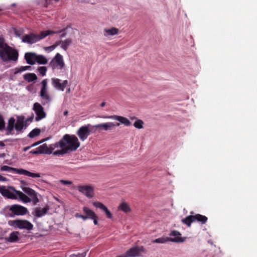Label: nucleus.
I'll return each instance as SVG.
<instances>
[{"label":"nucleus","instance_id":"774afa93","mask_svg":"<svg viewBox=\"0 0 257 257\" xmlns=\"http://www.w3.org/2000/svg\"><path fill=\"white\" fill-rule=\"evenodd\" d=\"M4 143H3L2 142H0V146H4Z\"/></svg>","mask_w":257,"mask_h":257},{"label":"nucleus","instance_id":"c756f323","mask_svg":"<svg viewBox=\"0 0 257 257\" xmlns=\"http://www.w3.org/2000/svg\"><path fill=\"white\" fill-rule=\"evenodd\" d=\"M15 122V119L14 118L12 117L9 120L7 126V131H8V133H11L12 131L13 130Z\"/></svg>","mask_w":257,"mask_h":257},{"label":"nucleus","instance_id":"473e14b6","mask_svg":"<svg viewBox=\"0 0 257 257\" xmlns=\"http://www.w3.org/2000/svg\"><path fill=\"white\" fill-rule=\"evenodd\" d=\"M1 170L3 171L12 172L17 173V169L8 166H3L1 167Z\"/></svg>","mask_w":257,"mask_h":257},{"label":"nucleus","instance_id":"f03ea898","mask_svg":"<svg viewBox=\"0 0 257 257\" xmlns=\"http://www.w3.org/2000/svg\"><path fill=\"white\" fill-rule=\"evenodd\" d=\"M80 146V143L75 135L65 134L60 140V148L65 147L68 152L75 151Z\"/></svg>","mask_w":257,"mask_h":257},{"label":"nucleus","instance_id":"864d4df0","mask_svg":"<svg viewBox=\"0 0 257 257\" xmlns=\"http://www.w3.org/2000/svg\"><path fill=\"white\" fill-rule=\"evenodd\" d=\"M47 140V139H43V140H41L40 142H37V143H33V147H34V146H37V145H39V144H40L41 143H42V142H43L45 141H46V140Z\"/></svg>","mask_w":257,"mask_h":257},{"label":"nucleus","instance_id":"0eeeda50","mask_svg":"<svg viewBox=\"0 0 257 257\" xmlns=\"http://www.w3.org/2000/svg\"><path fill=\"white\" fill-rule=\"evenodd\" d=\"M8 224L11 226L20 229L30 230L32 228V224L28 221L25 220H10L8 222Z\"/></svg>","mask_w":257,"mask_h":257},{"label":"nucleus","instance_id":"1a4fd4ad","mask_svg":"<svg viewBox=\"0 0 257 257\" xmlns=\"http://www.w3.org/2000/svg\"><path fill=\"white\" fill-rule=\"evenodd\" d=\"M33 110L35 111L36 114L35 117L36 121H39L46 117V113L44 111V108L40 103L36 102L33 104Z\"/></svg>","mask_w":257,"mask_h":257},{"label":"nucleus","instance_id":"f3484780","mask_svg":"<svg viewBox=\"0 0 257 257\" xmlns=\"http://www.w3.org/2000/svg\"><path fill=\"white\" fill-rule=\"evenodd\" d=\"M93 205L97 207L102 210L106 215V217L109 219L112 218V215L110 211L107 209V208L102 203L100 202H94L93 203Z\"/></svg>","mask_w":257,"mask_h":257},{"label":"nucleus","instance_id":"7c9ffc66","mask_svg":"<svg viewBox=\"0 0 257 257\" xmlns=\"http://www.w3.org/2000/svg\"><path fill=\"white\" fill-rule=\"evenodd\" d=\"M17 173L32 177V173L23 169H17Z\"/></svg>","mask_w":257,"mask_h":257},{"label":"nucleus","instance_id":"5701e85b","mask_svg":"<svg viewBox=\"0 0 257 257\" xmlns=\"http://www.w3.org/2000/svg\"><path fill=\"white\" fill-rule=\"evenodd\" d=\"M118 33V29L113 27L110 29H105L104 30V35L105 37L109 36H114Z\"/></svg>","mask_w":257,"mask_h":257},{"label":"nucleus","instance_id":"7ed1b4c3","mask_svg":"<svg viewBox=\"0 0 257 257\" xmlns=\"http://www.w3.org/2000/svg\"><path fill=\"white\" fill-rule=\"evenodd\" d=\"M0 193L3 196L8 198L16 199L17 198V195L24 202H30V199L26 195L20 191L16 190L13 187L8 188L6 186H0Z\"/></svg>","mask_w":257,"mask_h":257},{"label":"nucleus","instance_id":"393cba45","mask_svg":"<svg viewBox=\"0 0 257 257\" xmlns=\"http://www.w3.org/2000/svg\"><path fill=\"white\" fill-rule=\"evenodd\" d=\"M83 211L87 216V218L89 219L93 218V217L96 215L93 210H91L87 207H84L83 208Z\"/></svg>","mask_w":257,"mask_h":257},{"label":"nucleus","instance_id":"2eb2a0df","mask_svg":"<svg viewBox=\"0 0 257 257\" xmlns=\"http://www.w3.org/2000/svg\"><path fill=\"white\" fill-rule=\"evenodd\" d=\"M47 63L48 60L44 56L33 53V65L36 63L39 65H45Z\"/></svg>","mask_w":257,"mask_h":257},{"label":"nucleus","instance_id":"c03bdc74","mask_svg":"<svg viewBox=\"0 0 257 257\" xmlns=\"http://www.w3.org/2000/svg\"><path fill=\"white\" fill-rule=\"evenodd\" d=\"M42 88L41 89H47V79H44L41 83Z\"/></svg>","mask_w":257,"mask_h":257},{"label":"nucleus","instance_id":"e2e57ef3","mask_svg":"<svg viewBox=\"0 0 257 257\" xmlns=\"http://www.w3.org/2000/svg\"><path fill=\"white\" fill-rule=\"evenodd\" d=\"M105 104H106L105 102H102V103H101V104H100V107H104V106H105Z\"/></svg>","mask_w":257,"mask_h":257},{"label":"nucleus","instance_id":"4d7b16f0","mask_svg":"<svg viewBox=\"0 0 257 257\" xmlns=\"http://www.w3.org/2000/svg\"><path fill=\"white\" fill-rule=\"evenodd\" d=\"M13 30H14V32L15 33V34L18 36H20V34L19 33L18 31L15 28H13Z\"/></svg>","mask_w":257,"mask_h":257},{"label":"nucleus","instance_id":"4468645a","mask_svg":"<svg viewBox=\"0 0 257 257\" xmlns=\"http://www.w3.org/2000/svg\"><path fill=\"white\" fill-rule=\"evenodd\" d=\"M10 210L16 215H22L27 213L26 208L19 205H14L10 208Z\"/></svg>","mask_w":257,"mask_h":257},{"label":"nucleus","instance_id":"a18cd8bd","mask_svg":"<svg viewBox=\"0 0 257 257\" xmlns=\"http://www.w3.org/2000/svg\"><path fill=\"white\" fill-rule=\"evenodd\" d=\"M67 27L60 30V31H62V32L59 33L61 34V35L60 36V38H63L66 36V30H67Z\"/></svg>","mask_w":257,"mask_h":257},{"label":"nucleus","instance_id":"6e6d98bb","mask_svg":"<svg viewBox=\"0 0 257 257\" xmlns=\"http://www.w3.org/2000/svg\"><path fill=\"white\" fill-rule=\"evenodd\" d=\"M80 218H81L83 220H86L88 219V218H87V216L85 215V214L81 215L80 216Z\"/></svg>","mask_w":257,"mask_h":257},{"label":"nucleus","instance_id":"79ce46f5","mask_svg":"<svg viewBox=\"0 0 257 257\" xmlns=\"http://www.w3.org/2000/svg\"><path fill=\"white\" fill-rule=\"evenodd\" d=\"M86 255L85 252L82 253H78L77 254H71L70 257H85Z\"/></svg>","mask_w":257,"mask_h":257},{"label":"nucleus","instance_id":"f704fd0d","mask_svg":"<svg viewBox=\"0 0 257 257\" xmlns=\"http://www.w3.org/2000/svg\"><path fill=\"white\" fill-rule=\"evenodd\" d=\"M144 122L141 119L137 120L134 123V126L139 129L143 128Z\"/></svg>","mask_w":257,"mask_h":257},{"label":"nucleus","instance_id":"49530a36","mask_svg":"<svg viewBox=\"0 0 257 257\" xmlns=\"http://www.w3.org/2000/svg\"><path fill=\"white\" fill-rule=\"evenodd\" d=\"M40 133L41 130L40 128H36L33 129V137L38 136V135H39Z\"/></svg>","mask_w":257,"mask_h":257},{"label":"nucleus","instance_id":"a211bd4d","mask_svg":"<svg viewBox=\"0 0 257 257\" xmlns=\"http://www.w3.org/2000/svg\"><path fill=\"white\" fill-rule=\"evenodd\" d=\"M50 207L48 205H46L44 208L37 207L35 209V215L37 217H41L46 214Z\"/></svg>","mask_w":257,"mask_h":257},{"label":"nucleus","instance_id":"680f3d73","mask_svg":"<svg viewBox=\"0 0 257 257\" xmlns=\"http://www.w3.org/2000/svg\"><path fill=\"white\" fill-rule=\"evenodd\" d=\"M68 114V111L67 110H65L64 113H63V115L64 116H67V115Z\"/></svg>","mask_w":257,"mask_h":257},{"label":"nucleus","instance_id":"c85d7f7f","mask_svg":"<svg viewBox=\"0 0 257 257\" xmlns=\"http://www.w3.org/2000/svg\"><path fill=\"white\" fill-rule=\"evenodd\" d=\"M42 199V196L33 190V204L35 205Z\"/></svg>","mask_w":257,"mask_h":257},{"label":"nucleus","instance_id":"58836bf2","mask_svg":"<svg viewBox=\"0 0 257 257\" xmlns=\"http://www.w3.org/2000/svg\"><path fill=\"white\" fill-rule=\"evenodd\" d=\"M32 34H30V35H26L23 38V41L24 42H27L30 44L32 43V37L31 36Z\"/></svg>","mask_w":257,"mask_h":257},{"label":"nucleus","instance_id":"603ef678","mask_svg":"<svg viewBox=\"0 0 257 257\" xmlns=\"http://www.w3.org/2000/svg\"><path fill=\"white\" fill-rule=\"evenodd\" d=\"M112 125H110V127H111V129L112 130V127H114V126H119L120 125V123H118V122H112Z\"/></svg>","mask_w":257,"mask_h":257},{"label":"nucleus","instance_id":"9b49d317","mask_svg":"<svg viewBox=\"0 0 257 257\" xmlns=\"http://www.w3.org/2000/svg\"><path fill=\"white\" fill-rule=\"evenodd\" d=\"M61 32H62V31L58 30L54 31L52 30H47L41 32L40 34H33V43L40 41L49 35L59 34V33Z\"/></svg>","mask_w":257,"mask_h":257},{"label":"nucleus","instance_id":"20e7f679","mask_svg":"<svg viewBox=\"0 0 257 257\" xmlns=\"http://www.w3.org/2000/svg\"><path fill=\"white\" fill-rule=\"evenodd\" d=\"M208 220V218L203 215L196 214L195 215H189L182 220V222L190 227L193 222H199L201 224H205Z\"/></svg>","mask_w":257,"mask_h":257},{"label":"nucleus","instance_id":"3c124183","mask_svg":"<svg viewBox=\"0 0 257 257\" xmlns=\"http://www.w3.org/2000/svg\"><path fill=\"white\" fill-rule=\"evenodd\" d=\"M97 218H98V217H97V215H95L94 216V217H93V218L91 219L93 220V223L95 225H97L98 224Z\"/></svg>","mask_w":257,"mask_h":257},{"label":"nucleus","instance_id":"bb28decb","mask_svg":"<svg viewBox=\"0 0 257 257\" xmlns=\"http://www.w3.org/2000/svg\"><path fill=\"white\" fill-rule=\"evenodd\" d=\"M169 235L171 236H175L174 238H180V240L181 241H174V242H182L185 241V239L182 238L180 236L181 235V234L180 232L177 230H172L170 232Z\"/></svg>","mask_w":257,"mask_h":257},{"label":"nucleus","instance_id":"2f4dec72","mask_svg":"<svg viewBox=\"0 0 257 257\" xmlns=\"http://www.w3.org/2000/svg\"><path fill=\"white\" fill-rule=\"evenodd\" d=\"M47 70V68L45 66L38 67L37 69V72H38L39 74L42 76H44L46 75Z\"/></svg>","mask_w":257,"mask_h":257},{"label":"nucleus","instance_id":"f8f14e48","mask_svg":"<svg viewBox=\"0 0 257 257\" xmlns=\"http://www.w3.org/2000/svg\"><path fill=\"white\" fill-rule=\"evenodd\" d=\"M100 117L103 118H108L113 120H116L119 121L120 123L124 124L126 126H130L131 124V121L127 118L119 115H106L101 116H100Z\"/></svg>","mask_w":257,"mask_h":257},{"label":"nucleus","instance_id":"a19ab883","mask_svg":"<svg viewBox=\"0 0 257 257\" xmlns=\"http://www.w3.org/2000/svg\"><path fill=\"white\" fill-rule=\"evenodd\" d=\"M25 80H27L28 82L32 81V73H27L24 75Z\"/></svg>","mask_w":257,"mask_h":257},{"label":"nucleus","instance_id":"4be33fe9","mask_svg":"<svg viewBox=\"0 0 257 257\" xmlns=\"http://www.w3.org/2000/svg\"><path fill=\"white\" fill-rule=\"evenodd\" d=\"M20 233L18 231H14L12 232L9 237L6 238V239L11 242H16L19 240V235Z\"/></svg>","mask_w":257,"mask_h":257},{"label":"nucleus","instance_id":"69168bd1","mask_svg":"<svg viewBox=\"0 0 257 257\" xmlns=\"http://www.w3.org/2000/svg\"><path fill=\"white\" fill-rule=\"evenodd\" d=\"M30 148V147H25L23 149V151L25 152V151H27L28 149H29Z\"/></svg>","mask_w":257,"mask_h":257},{"label":"nucleus","instance_id":"bf43d9fd","mask_svg":"<svg viewBox=\"0 0 257 257\" xmlns=\"http://www.w3.org/2000/svg\"><path fill=\"white\" fill-rule=\"evenodd\" d=\"M6 180H7V179L5 177H4L0 175V181H5Z\"/></svg>","mask_w":257,"mask_h":257},{"label":"nucleus","instance_id":"cd10ccee","mask_svg":"<svg viewBox=\"0 0 257 257\" xmlns=\"http://www.w3.org/2000/svg\"><path fill=\"white\" fill-rule=\"evenodd\" d=\"M118 209L123 211L125 213L131 211V208L128 204L125 202H122L118 206Z\"/></svg>","mask_w":257,"mask_h":257},{"label":"nucleus","instance_id":"39448f33","mask_svg":"<svg viewBox=\"0 0 257 257\" xmlns=\"http://www.w3.org/2000/svg\"><path fill=\"white\" fill-rule=\"evenodd\" d=\"M58 147H60V140L58 142L50 145L49 147L46 144H43L33 151V154H51L55 148Z\"/></svg>","mask_w":257,"mask_h":257},{"label":"nucleus","instance_id":"0e129e2a","mask_svg":"<svg viewBox=\"0 0 257 257\" xmlns=\"http://www.w3.org/2000/svg\"><path fill=\"white\" fill-rule=\"evenodd\" d=\"M32 136H33V135H32V131H31V132H30V133L28 135V137H30V138H32Z\"/></svg>","mask_w":257,"mask_h":257},{"label":"nucleus","instance_id":"412c9836","mask_svg":"<svg viewBox=\"0 0 257 257\" xmlns=\"http://www.w3.org/2000/svg\"><path fill=\"white\" fill-rule=\"evenodd\" d=\"M58 43H59V45H61V47L62 49L65 51H66L68 49V47L71 45L72 40L71 39L68 38L64 41L61 40L58 41Z\"/></svg>","mask_w":257,"mask_h":257},{"label":"nucleus","instance_id":"e433bc0d","mask_svg":"<svg viewBox=\"0 0 257 257\" xmlns=\"http://www.w3.org/2000/svg\"><path fill=\"white\" fill-rule=\"evenodd\" d=\"M61 148H62L61 150H57V151H56L54 152H53V155L54 156H58V155H63V154H65L68 153L65 147Z\"/></svg>","mask_w":257,"mask_h":257},{"label":"nucleus","instance_id":"423d86ee","mask_svg":"<svg viewBox=\"0 0 257 257\" xmlns=\"http://www.w3.org/2000/svg\"><path fill=\"white\" fill-rule=\"evenodd\" d=\"M90 126H91V125L90 124H88L81 126L78 130L76 134L81 141H84L87 139L91 133H93L96 132V129L94 130L92 128L91 130L90 129Z\"/></svg>","mask_w":257,"mask_h":257},{"label":"nucleus","instance_id":"6ab92c4d","mask_svg":"<svg viewBox=\"0 0 257 257\" xmlns=\"http://www.w3.org/2000/svg\"><path fill=\"white\" fill-rule=\"evenodd\" d=\"M180 238H172V237H160L152 240L153 243H164L167 241H181Z\"/></svg>","mask_w":257,"mask_h":257},{"label":"nucleus","instance_id":"aec40b11","mask_svg":"<svg viewBox=\"0 0 257 257\" xmlns=\"http://www.w3.org/2000/svg\"><path fill=\"white\" fill-rule=\"evenodd\" d=\"M127 257H135L139 256L138 246H135L125 252Z\"/></svg>","mask_w":257,"mask_h":257},{"label":"nucleus","instance_id":"37998d69","mask_svg":"<svg viewBox=\"0 0 257 257\" xmlns=\"http://www.w3.org/2000/svg\"><path fill=\"white\" fill-rule=\"evenodd\" d=\"M5 123L3 117L0 115V130H2L5 128Z\"/></svg>","mask_w":257,"mask_h":257},{"label":"nucleus","instance_id":"4c0bfd02","mask_svg":"<svg viewBox=\"0 0 257 257\" xmlns=\"http://www.w3.org/2000/svg\"><path fill=\"white\" fill-rule=\"evenodd\" d=\"M31 68V66H22L19 68L16 69V71L15 72V74L22 72L24 71L27 70Z\"/></svg>","mask_w":257,"mask_h":257},{"label":"nucleus","instance_id":"338daca9","mask_svg":"<svg viewBox=\"0 0 257 257\" xmlns=\"http://www.w3.org/2000/svg\"><path fill=\"white\" fill-rule=\"evenodd\" d=\"M117 257H127L126 254H121L120 255L117 256Z\"/></svg>","mask_w":257,"mask_h":257},{"label":"nucleus","instance_id":"f257e3e1","mask_svg":"<svg viewBox=\"0 0 257 257\" xmlns=\"http://www.w3.org/2000/svg\"><path fill=\"white\" fill-rule=\"evenodd\" d=\"M18 57V53L8 46L5 40L0 38V58L4 62L10 61H16Z\"/></svg>","mask_w":257,"mask_h":257},{"label":"nucleus","instance_id":"ddd939ff","mask_svg":"<svg viewBox=\"0 0 257 257\" xmlns=\"http://www.w3.org/2000/svg\"><path fill=\"white\" fill-rule=\"evenodd\" d=\"M52 84L53 86L57 89L64 91L66 86L68 84L67 80H64L62 83L61 80L58 78H52Z\"/></svg>","mask_w":257,"mask_h":257},{"label":"nucleus","instance_id":"c9c22d12","mask_svg":"<svg viewBox=\"0 0 257 257\" xmlns=\"http://www.w3.org/2000/svg\"><path fill=\"white\" fill-rule=\"evenodd\" d=\"M27 62L30 65H32V53H27L25 56Z\"/></svg>","mask_w":257,"mask_h":257},{"label":"nucleus","instance_id":"09e8293b","mask_svg":"<svg viewBox=\"0 0 257 257\" xmlns=\"http://www.w3.org/2000/svg\"><path fill=\"white\" fill-rule=\"evenodd\" d=\"M23 190L24 192H25L26 193L29 195L32 194V189L31 188L25 187L23 188Z\"/></svg>","mask_w":257,"mask_h":257},{"label":"nucleus","instance_id":"b1692460","mask_svg":"<svg viewBox=\"0 0 257 257\" xmlns=\"http://www.w3.org/2000/svg\"><path fill=\"white\" fill-rule=\"evenodd\" d=\"M24 117L19 116L17 122L15 123V129L18 131H20L22 130L24 126Z\"/></svg>","mask_w":257,"mask_h":257},{"label":"nucleus","instance_id":"dca6fc26","mask_svg":"<svg viewBox=\"0 0 257 257\" xmlns=\"http://www.w3.org/2000/svg\"><path fill=\"white\" fill-rule=\"evenodd\" d=\"M112 124H113L112 122H107L105 123H99L92 126V129H98L99 132H101L102 131H110L111 130L110 125Z\"/></svg>","mask_w":257,"mask_h":257},{"label":"nucleus","instance_id":"9d476101","mask_svg":"<svg viewBox=\"0 0 257 257\" xmlns=\"http://www.w3.org/2000/svg\"><path fill=\"white\" fill-rule=\"evenodd\" d=\"M77 190L86 197L91 198L94 196V188L89 185H79L77 187Z\"/></svg>","mask_w":257,"mask_h":257},{"label":"nucleus","instance_id":"72a5a7b5","mask_svg":"<svg viewBox=\"0 0 257 257\" xmlns=\"http://www.w3.org/2000/svg\"><path fill=\"white\" fill-rule=\"evenodd\" d=\"M44 176H45L44 174L33 173V178H39V179H38L37 181L38 182H43L44 181V180H43Z\"/></svg>","mask_w":257,"mask_h":257},{"label":"nucleus","instance_id":"13d9d810","mask_svg":"<svg viewBox=\"0 0 257 257\" xmlns=\"http://www.w3.org/2000/svg\"><path fill=\"white\" fill-rule=\"evenodd\" d=\"M37 75L33 73V84L35 83V81L37 80Z\"/></svg>","mask_w":257,"mask_h":257},{"label":"nucleus","instance_id":"6e6552de","mask_svg":"<svg viewBox=\"0 0 257 257\" xmlns=\"http://www.w3.org/2000/svg\"><path fill=\"white\" fill-rule=\"evenodd\" d=\"M50 65L53 69H62L64 68L65 63L62 55L57 53L50 62Z\"/></svg>","mask_w":257,"mask_h":257},{"label":"nucleus","instance_id":"052dcab7","mask_svg":"<svg viewBox=\"0 0 257 257\" xmlns=\"http://www.w3.org/2000/svg\"><path fill=\"white\" fill-rule=\"evenodd\" d=\"M81 215L82 214H79L78 213H77L75 214V216L76 217H77V218H80V216H81Z\"/></svg>","mask_w":257,"mask_h":257},{"label":"nucleus","instance_id":"8fccbe9b","mask_svg":"<svg viewBox=\"0 0 257 257\" xmlns=\"http://www.w3.org/2000/svg\"><path fill=\"white\" fill-rule=\"evenodd\" d=\"M60 182L63 185H70L72 183L71 181L64 180H61Z\"/></svg>","mask_w":257,"mask_h":257},{"label":"nucleus","instance_id":"ea45409f","mask_svg":"<svg viewBox=\"0 0 257 257\" xmlns=\"http://www.w3.org/2000/svg\"><path fill=\"white\" fill-rule=\"evenodd\" d=\"M58 45H59V43H58V42H57L55 44H54L52 46L45 47V49L46 51H52Z\"/></svg>","mask_w":257,"mask_h":257},{"label":"nucleus","instance_id":"5fc2aeb1","mask_svg":"<svg viewBox=\"0 0 257 257\" xmlns=\"http://www.w3.org/2000/svg\"><path fill=\"white\" fill-rule=\"evenodd\" d=\"M52 1L58 2L59 1V0H46V3L48 4H50Z\"/></svg>","mask_w":257,"mask_h":257},{"label":"nucleus","instance_id":"a878e982","mask_svg":"<svg viewBox=\"0 0 257 257\" xmlns=\"http://www.w3.org/2000/svg\"><path fill=\"white\" fill-rule=\"evenodd\" d=\"M40 95L42 99L46 100L47 102H49L51 101V97L49 95L47 89H41Z\"/></svg>","mask_w":257,"mask_h":257},{"label":"nucleus","instance_id":"de8ad7c7","mask_svg":"<svg viewBox=\"0 0 257 257\" xmlns=\"http://www.w3.org/2000/svg\"><path fill=\"white\" fill-rule=\"evenodd\" d=\"M139 250V255H140V252L146 253V250L143 246H138Z\"/></svg>","mask_w":257,"mask_h":257}]
</instances>
